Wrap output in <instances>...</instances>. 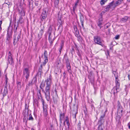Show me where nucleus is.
Returning <instances> with one entry per match:
<instances>
[{"label":"nucleus","instance_id":"f257e3e1","mask_svg":"<svg viewBox=\"0 0 130 130\" xmlns=\"http://www.w3.org/2000/svg\"><path fill=\"white\" fill-rule=\"evenodd\" d=\"M16 25L15 24L14 28V34L13 41V44L14 45H15L16 43L18 42L19 39L21 38V30L18 29V30H17V28L18 26V24L17 25L16 27Z\"/></svg>","mask_w":130,"mask_h":130},{"label":"nucleus","instance_id":"f03ea898","mask_svg":"<svg viewBox=\"0 0 130 130\" xmlns=\"http://www.w3.org/2000/svg\"><path fill=\"white\" fill-rule=\"evenodd\" d=\"M51 86H46L45 90L44 89H42V91L44 93L45 95V97L46 100L48 101L50 99V90Z\"/></svg>","mask_w":130,"mask_h":130},{"label":"nucleus","instance_id":"7ed1b4c3","mask_svg":"<svg viewBox=\"0 0 130 130\" xmlns=\"http://www.w3.org/2000/svg\"><path fill=\"white\" fill-rule=\"evenodd\" d=\"M64 58L65 59L66 62V67L68 72L71 73L72 71L71 70V67L68 58L67 57V55L66 54L64 55Z\"/></svg>","mask_w":130,"mask_h":130},{"label":"nucleus","instance_id":"20e7f679","mask_svg":"<svg viewBox=\"0 0 130 130\" xmlns=\"http://www.w3.org/2000/svg\"><path fill=\"white\" fill-rule=\"evenodd\" d=\"M52 30V28L50 26L49 27L48 31V33L49 34L48 39L51 45H52L53 43V42L55 39L54 38H53V37L51 35Z\"/></svg>","mask_w":130,"mask_h":130},{"label":"nucleus","instance_id":"39448f33","mask_svg":"<svg viewBox=\"0 0 130 130\" xmlns=\"http://www.w3.org/2000/svg\"><path fill=\"white\" fill-rule=\"evenodd\" d=\"M94 41L95 43L96 44L100 45L102 47L104 46V44L102 43L100 37L98 36H94Z\"/></svg>","mask_w":130,"mask_h":130},{"label":"nucleus","instance_id":"423d86ee","mask_svg":"<svg viewBox=\"0 0 130 130\" xmlns=\"http://www.w3.org/2000/svg\"><path fill=\"white\" fill-rule=\"evenodd\" d=\"M12 56L10 52H9L7 60L8 63L11 65H13L14 63L13 59L12 57Z\"/></svg>","mask_w":130,"mask_h":130},{"label":"nucleus","instance_id":"0eeeda50","mask_svg":"<svg viewBox=\"0 0 130 130\" xmlns=\"http://www.w3.org/2000/svg\"><path fill=\"white\" fill-rule=\"evenodd\" d=\"M47 17V14L46 9H43L40 17L41 20L42 21H43L45 20Z\"/></svg>","mask_w":130,"mask_h":130},{"label":"nucleus","instance_id":"6e6552de","mask_svg":"<svg viewBox=\"0 0 130 130\" xmlns=\"http://www.w3.org/2000/svg\"><path fill=\"white\" fill-rule=\"evenodd\" d=\"M58 22L60 24L58 29H60V30L61 31L62 28V24L63 23V20L61 16V15H60L59 14L58 15Z\"/></svg>","mask_w":130,"mask_h":130},{"label":"nucleus","instance_id":"1a4fd4ad","mask_svg":"<svg viewBox=\"0 0 130 130\" xmlns=\"http://www.w3.org/2000/svg\"><path fill=\"white\" fill-rule=\"evenodd\" d=\"M24 75L26 78V79L27 80L29 75L30 72L29 69L27 68H25L23 71Z\"/></svg>","mask_w":130,"mask_h":130},{"label":"nucleus","instance_id":"9d476101","mask_svg":"<svg viewBox=\"0 0 130 130\" xmlns=\"http://www.w3.org/2000/svg\"><path fill=\"white\" fill-rule=\"evenodd\" d=\"M46 82V86H51L52 84V76L50 75L48 78L45 80Z\"/></svg>","mask_w":130,"mask_h":130},{"label":"nucleus","instance_id":"9b49d317","mask_svg":"<svg viewBox=\"0 0 130 130\" xmlns=\"http://www.w3.org/2000/svg\"><path fill=\"white\" fill-rule=\"evenodd\" d=\"M123 111V109L122 106H121L120 103L119 102L118 104V108L117 113L120 116L122 115V112Z\"/></svg>","mask_w":130,"mask_h":130},{"label":"nucleus","instance_id":"f8f14e48","mask_svg":"<svg viewBox=\"0 0 130 130\" xmlns=\"http://www.w3.org/2000/svg\"><path fill=\"white\" fill-rule=\"evenodd\" d=\"M119 91V87L115 86L112 89L111 92L115 95V93H117Z\"/></svg>","mask_w":130,"mask_h":130},{"label":"nucleus","instance_id":"ddd939ff","mask_svg":"<svg viewBox=\"0 0 130 130\" xmlns=\"http://www.w3.org/2000/svg\"><path fill=\"white\" fill-rule=\"evenodd\" d=\"M9 27L8 29L7 35V36L6 40L8 42L12 38L11 34H9Z\"/></svg>","mask_w":130,"mask_h":130},{"label":"nucleus","instance_id":"4468645a","mask_svg":"<svg viewBox=\"0 0 130 130\" xmlns=\"http://www.w3.org/2000/svg\"><path fill=\"white\" fill-rule=\"evenodd\" d=\"M43 113L45 117H47V106H43Z\"/></svg>","mask_w":130,"mask_h":130},{"label":"nucleus","instance_id":"2eb2a0df","mask_svg":"<svg viewBox=\"0 0 130 130\" xmlns=\"http://www.w3.org/2000/svg\"><path fill=\"white\" fill-rule=\"evenodd\" d=\"M109 5L110 7L112 9L115 8L117 6L115 3L113 1L110 3Z\"/></svg>","mask_w":130,"mask_h":130},{"label":"nucleus","instance_id":"dca6fc26","mask_svg":"<svg viewBox=\"0 0 130 130\" xmlns=\"http://www.w3.org/2000/svg\"><path fill=\"white\" fill-rule=\"evenodd\" d=\"M7 87V84L5 85V86L4 89V91L3 94V95L4 96H6V94L8 93V91Z\"/></svg>","mask_w":130,"mask_h":130},{"label":"nucleus","instance_id":"f3484780","mask_svg":"<svg viewBox=\"0 0 130 130\" xmlns=\"http://www.w3.org/2000/svg\"><path fill=\"white\" fill-rule=\"evenodd\" d=\"M73 28L74 31L76 34V36L77 37H78L79 35V32L78 30H77V27L76 26L74 25L73 26Z\"/></svg>","mask_w":130,"mask_h":130},{"label":"nucleus","instance_id":"a211bd4d","mask_svg":"<svg viewBox=\"0 0 130 130\" xmlns=\"http://www.w3.org/2000/svg\"><path fill=\"white\" fill-rule=\"evenodd\" d=\"M73 108H74V109L73 110L75 112L74 113V117L75 118L76 117V114L77 113V107H76L75 106V104H74L73 105Z\"/></svg>","mask_w":130,"mask_h":130},{"label":"nucleus","instance_id":"6ab92c4d","mask_svg":"<svg viewBox=\"0 0 130 130\" xmlns=\"http://www.w3.org/2000/svg\"><path fill=\"white\" fill-rule=\"evenodd\" d=\"M37 95L38 99H41L42 98L41 96V91L40 90H38L37 93Z\"/></svg>","mask_w":130,"mask_h":130},{"label":"nucleus","instance_id":"aec40b11","mask_svg":"<svg viewBox=\"0 0 130 130\" xmlns=\"http://www.w3.org/2000/svg\"><path fill=\"white\" fill-rule=\"evenodd\" d=\"M28 106H27L26 104H25V109L23 111V113H26V114H27L28 113Z\"/></svg>","mask_w":130,"mask_h":130},{"label":"nucleus","instance_id":"412c9836","mask_svg":"<svg viewBox=\"0 0 130 130\" xmlns=\"http://www.w3.org/2000/svg\"><path fill=\"white\" fill-rule=\"evenodd\" d=\"M115 76L116 77V86H115L117 87H119L120 86V84L119 83L118 78L117 77H116L115 76V74H114Z\"/></svg>","mask_w":130,"mask_h":130},{"label":"nucleus","instance_id":"4be33fe9","mask_svg":"<svg viewBox=\"0 0 130 130\" xmlns=\"http://www.w3.org/2000/svg\"><path fill=\"white\" fill-rule=\"evenodd\" d=\"M128 17L127 16H125L124 17L122 18L121 20L123 22H126L128 20Z\"/></svg>","mask_w":130,"mask_h":130},{"label":"nucleus","instance_id":"5701e85b","mask_svg":"<svg viewBox=\"0 0 130 130\" xmlns=\"http://www.w3.org/2000/svg\"><path fill=\"white\" fill-rule=\"evenodd\" d=\"M19 13L21 15L20 16H21L22 17V16H24L25 15V12L23 10H21V11H20L19 10Z\"/></svg>","mask_w":130,"mask_h":130},{"label":"nucleus","instance_id":"b1692460","mask_svg":"<svg viewBox=\"0 0 130 130\" xmlns=\"http://www.w3.org/2000/svg\"><path fill=\"white\" fill-rule=\"evenodd\" d=\"M79 2V0H77V2L75 3V5L74 6H73V11H74L75 9H76L77 6V5L78 3Z\"/></svg>","mask_w":130,"mask_h":130},{"label":"nucleus","instance_id":"393cba45","mask_svg":"<svg viewBox=\"0 0 130 130\" xmlns=\"http://www.w3.org/2000/svg\"><path fill=\"white\" fill-rule=\"evenodd\" d=\"M64 113H60V121L61 123V121L64 118Z\"/></svg>","mask_w":130,"mask_h":130},{"label":"nucleus","instance_id":"a878e982","mask_svg":"<svg viewBox=\"0 0 130 130\" xmlns=\"http://www.w3.org/2000/svg\"><path fill=\"white\" fill-rule=\"evenodd\" d=\"M24 22V20L23 19V18L21 16L20 17L18 21V24L20 23L22 24Z\"/></svg>","mask_w":130,"mask_h":130},{"label":"nucleus","instance_id":"bb28decb","mask_svg":"<svg viewBox=\"0 0 130 130\" xmlns=\"http://www.w3.org/2000/svg\"><path fill=\"white\" fill-rule=\"evenodd\" d=\"M99 125L98 128V130H103V129L102 127V126L103 124L102 123H98Z\"/></svg>","mask_w":130,"mask_h":130},{"label":"nucleus","instance_id":"cd10ccee","mask_svg":"<svg viewBox=\"0 0 130 130\" xmlns=\"http://www.w3.org/2000/svg\"><path fill=\"white\" fill-rule=\"evenodd\" d=\"M105 116V113H104L101 116L100 120L99 121V123H102V121L103 120V118Z\"/></svg>","mask_w":130,"mask_h":130},{"label":"nucleus","instance_id":"c85d7f7f","mask_svg":"<svg viewBox=\"0 0 130 130\" xmlns=\"http://www.w3.org/2000/svg\"><path fill=\"white\" fill-rule=\"evenodd\" d=\"M43 55L44 59H48L47 58V52L45 50L44 51L43 54Z\"/></svg>","mask_w":130,"mask_h":130},{"label":"nucleus","instance_id":"c756f323","mask_svg":"<svg viewBox=\"0 0 130 130\" xmlns=\"http://www.w3.org/2000/svg\"><path fill=\"white\" fill-rule=\"evenodd\" d=\"M45 83L43 82H42L40 85V88L42 90V89H43V88L45 87Z\"/></svg>","mask_w":130,"mask_h":130},{"label":"nucleus","instance_id":"7c9ffc66","mask_svg":"<svg viewBox=\"0 0 130 130\" xmlns=\"http://www.w3.org/2000/svg\"><path fill=\"white\" fill-rule=\"evenodd\" d=\"M123 1V0H118L116 2H115L117 6L121 4Z\"/></svg>","mask_w":130,"mask_h":130},{"label":"nucleus","instance_id":"2f4dec72","mask_svg":"<svg viewBox=\"0 0 130 130\" xmlns=\"http://www.w3.org/2000/svg\"><path fill=\"white\" fill-rule=\"evenodd\" d=\"M24 114V117L23 119V121L24 122L25 121H26V119L27 118V117L26 115H28V113L27 114H26V113H23Z\"/></svg>","mask_w":130,"mask_h":130},{"label":"nucleus","instance_id":"473e14b6","mask_svg":"<svg viewBox=\"0 0 130 130\" xmlns=\"http://www.w3.org/2000/svg\"><path fill=\"white\" fill-rule=\"evenodd\" d=\"M110 8H111V7L109 4L106 6L105 8V10L106 11H108L109 10Z\"/></svg>","mask_w":130,"mask_h":130},{"label":"nucleus","instance_id":"72a5a7b5","mask_svg":"<svg viewBox=\"0 0 130 130\" xmlns=\"http://www.w3.org/2000/svg\"><path fill=\"white\" fill-rule=\"evenodd\" d=\"M64 121H65V122H66V123L67 125L69 126L70 125V124L69 123V121L68 119V118L67 117H66V119H65V120Z\"/></svg>","mask_w":130,"mask_h":130},{"label":"nucleus","instance_id":"f704fd0d","mask_svg":"<svg viewBox=\"0 0 130 130\" xmlns=\"http://www.w3.org/2000/svg\"><path fill=\"white\" fill-rule=\"evenodd\" d=\"M102 19L101 20V19H100L98 23V26H99L100 27V28H101V26L102 24Z\"/></svg>","mask_w":130,"mask_h":130},{"label":"nucleus","instance_id":"c9c22d12","mask_svg":"<svg viewBox=\"0 0 130 130\" xmlns=\"http://www.w3.org/2000/svg\"><path fill=\"white\" fill-rule=\"evenodd\" d=\"M29 120L33 121L34 120V119L32 117L31 113H30L29 115V118L28 119Z\"/></svg>","mask_w":130,"mask_h":130},{"label":"nucleus","instance_id":"e433bc0d","mask_svg":"<svg viewBox=\"0 0 130 130\" xmlns=\"http://www.w3.org/2000/svg\"><path fill=\"white\" fill-rule=\"evenodd\" d=\"M41 99V102L42 103V104L43 105V106H47L46 105H44L45 102L44 100L43 99V98H42Z\"/></svg>","mask_w":130,"mask_h":130},{"label":"nucleus","instance_id":"4c0bfd02","mask_svg":"<svg viewBox=\"0 0 130 130\" xmlns=\"http://www.w3.org/2000/svg\"><path fill=\"white\" fill-rule=\"evenodd\" d=\"M108 0H102L101 1V5H103Z\"/></svg>","mask_w":130,"mask_h":130},{"label":"nucleus","instance_id":"58836bf2","mask_svg":"<svg viewBox=\"0 0 130 130\" xmlns=\"http://www.w3.org/2000/svg\"><path fill=\"white\" fill-rule=\"evenodd\" d=\"M48 61V59H44V61L43 62V63L42 64L43 66H44L46 64L47 62Z\"/></svg>","mask_w":130,"mask_h":130},{"label":"nucleus","instance_id":"ea45409f","mask_svg":"<svg viewBox=\"0 0 130 130\" xmlns=\"http://www.w3.org/2000/svg\"><path fill=\"white\" fill-rule=\"evenodd\" d=\"M43 65L42 64H41L40 66V68H39V71L38 72V73H40L41 74V72L42 71V66Z\"/></svg>","mask_w":130,"mask_h":130},{"label":"nucleus","instance_id":"a19ab883","mask_svg":"<svg viewBox=\"0 0 130 130\" xmlns=\"http://www.w3.org/2000/svg\"><path fill=\"white\" fill-rule=\"evenodd\" d=\"M43 29H41L40 30V32L38 34L40 35H41L42 36L43 34Z\"/></svg>","mask_w":130,"mask_h":130},{"label":"nucleus","instance_id":"79ce46f5","mask_svg":"<svg viewBox=\"0 0 130 130\" xmlns=\"http://www.w3.org/2000/svg\"><path fill=\"white\" fill-rule=\"evenodd\" d=\"M80 19L81 23L83 22L84 20V18L83 16H80Z\"/></svg>","mask_w":130,"mask_h":130},{"label":"nucleus","instance_id":"37998d69","mask_svg":"<svg viewBox=\"0 0 130 130\" xmlns=\"http://www.w3.org/2000/svg\"><path fill=\"white\" fill-rule=\"evenodd\" d=\"M59 0H55V5H57L59 3Z\"/></svg>","mask_w":130,"mask_h":130},{"label":"nucleus","instance_id":"c03bdc74","mask_svg":"<svg viewBox=\"0 0 130 130\" xmlns=\"http://www.w3.org/2000/svg\"><path fill=\"white\" fill-rule=\"evenodd\" d=\"M18 87H20L21 86V83L20 82H17V83Z\"/></svg>","mask_w":130,"mask_h":130},{"label":"nucleus","instance_id":"a18cd8bd","mask_svg":"<svg viewBox=\"0 0 130 130\" xmlns=\"http://www.w3.org/2000/svg\"><path fill=\"white\" fill-rule=\"evenodd\" d=\"M42 36L41 35H40L39 34L38 35V37L39 38V40L42 37Z\"/></svg>","mask_w":130,"mask_h":130},{"label":"nucleus","instance_id":"49530a36","mask_svg":"<svg viewBox=\"0 0 130 130\" xmlns=\"http://www.w3.org/2000/svg\"><path fill=\"white\" fill-rule=\"evenodd\" d=\"M119 37H120L119 35H116V36L115 37V39L116 40L118 39H119Z\"/></svg>","mask_w":130,"mask_h":130},{"label":"nucleus","instance_id":"de8ad7c7","mask_svg":"<svg viewBox=\"0 0 130 130\" xmlns=\"http://www.w3.org/2000/svg\"><path fill=\"white\" fill-rule=\"evenodd\" d=\"M78 36H79V35H78ZM78 40L79 41H81L82 39V38L81 37H80V36H78Z\"/></svg>","mask_w":130,"mask_h":130},{"label":"nucleus","instance_id":"09e8293b","mask_svg":"<svg viewBox=\"0 0 130 130\" xmlns=\"http://www.w3.org/2000/svg\"><path fill=\"white\" fill-rule=\"evenodd\" d=\"M81 25L82 26V28H83V29H84V26L83 22H81Z\"/></svg>","mask_w":130,"mask_h":130},{"label":"nucleus","instance_id":"8fccbe9b","mask_svg":"<svg viewBox=\"0 0 130 130\" xmlns=\"http://www.w3.org/2000/svg\"><path fill=\"white\" fill-rule=\"evenodd\" d=\"M128 126L129 128L130 129V122L128 123Z\"/></svg>","mask_w":130,"mask_h":130},{"label":"nucleus","instance_id":"3c124183","mask_svg":"<svg viewBox=\"0 0 130 130\" xmlns=\"http://www.w3.org/2000/svg\"><path fill=\"white\" fill-rule=\"evenodd\" d=\"M62 48H61V47H60V48H59V51L60 52V53H61Z\"/></svg>","mask_w":130,"mask_h":130},{"label":"nucleus","instance_id":"603ef678","mask_svg":"<svg viewBox=\"0 0 130 130\" xmlns=\"http://www.w3.org/2000/svg\"><path fill=\"white\" fill-rule=\"evenodd\" d=\"M63 44L62 43L60 45V47L62 48L63 46Z\"/></svg>","mask_w":130,"mask_h":130},{"label":"nucleus","instance_id":"864d4df0","mask_svg":"<svg viewBox=\"0 0 130 130\" xmlns=\"http://www.w3.org/2000/svg\"><path fill=\"white\" fill-rule=\"evenodd\" d=\"M32 84V82H29V83H28V85L29 86H30V85H31Z\"/></svg>","mask_w":130,"mask_h":130},{"label":"nucleus","instance_id":"5fc2aeb1","mask_svg":"<svg viewBox=\"0 0 130 130\" xmlns=\"http://www.w3.org/2000/svg\"><path fill=\"white\" fill-rule=\"evenodd\" d=\"M35 4L36 6H38V4L37 2H36L35 3Z\"/></svg>","mask_w":130,"mask_h":130},{"label":"nucleus","instance_id":"6e6d98bb","mask_svg":"<svg viewBox=\"0 0 130 130\" xmlns=\"http://www.w3.org/2000/svg\"><path fill=\"white\" fill-rule=\"evenodd\" d=\"M43 1L45 3L48 2V0H43Z\"/></svg>","mask_w":130,"mask_h":130},{"label":"nucleus","instance_id":"4d7b16f0","mask_svg":"<svg viewBox=\"0 0 130 130\" xmlns=\"http://www.w3.org/2000/svg\"><path fill=\"white\" fill-rule=\"evenodd\" d=\"M63 75L64 77L65 76V75H66V73H65V72H64V73H63Z\"/></svg>","mask_w":130,"mask_h":130},{"label":"nucleus","instance_id":"13d9d810","mask_svg":"<svg viewBox=\"0 0 130 130\" xmlns=\"http://www.w3.org/2000/svg\"><path fill=\"white\" fill-rule=\"evenodd\" d=\"M2 21H0V27L1 26L2 24Z\"/></svg>","mask_w":130,"mask_h":130},{"label":"nucleus","instance_id":"bf43d9fd","mask_svg":"<svg viewBox=\"0 0 130 130\" xmlns=\"http://www.w3.org/2000/svg\"><path fill=\"white\" fill-rule=\"evenodd\" d=\"M6 4H7V5H8L9 6L10 5V3L9 2L6 3Z\"/></svg>","mask_w":130,"mask_h":130},{"label":"nucleus","instance_id":"052dcab7","mask_svg":"<svg viewBox=\"0 0 130 130\" xmlns=\"http://www.w3.org/2000/svg\"><path fill=\"white\" fill-rule=\"evenodd\" d=\"M129 79L130 80V74L128 76Z\"/></svg>","mask_w":130,"mask_h":130},{"label":"nucleus","instance_id":"680f3d73","mask_svg":"<svg viewBox=\"0 0 130 130\" xmlns=\"http://www.w3.org/2000/svg\"><path fill=\"white\" fill-rule=\"evenodd\" d=\"M80 28H79V29H80V31L81 32H82V29H81V26H80Z\"/></svg>","mask_w":130,"mask_h":130},{"label":"nucleus","instance_id":"e2e57ef3","mask_svg":"<svg viewBox=\"0 0 130 130\" xmlns=\"http://www.w3.org/2000/svg\"><path fill=\"white\" fill-rule=\"evenodd\" d=\"M80 123H78V126H79V127H80Z\"/></svg>","mask_w":130,"mask_h":130},{"label":"nucleus","instance_id":"0e129e2a","mask_svg":"<svg viewBox=\"0 0 130 130\" xmlns=\"http://www.w3.org/2000/svg\"><path fill=\"white\" fill-rule=\"evenodd\" d=\"M91 107L92 109L93 108V107L94 108V107L93 105H91Z\"/></svg>","mask_w":130,"mask_h":130},{"label":"nucleus","instance_id":"69168bd1","mask_svg":"<svg viewBox=\"0 0 130 130\" xmlns=\"http://www.w3.org/2000/svg\"><path fill=\"white\" fill-rule=\"evenodd\" d=\"M6 84L5 85L7 84V80H6Z\"/></svg>","mask_w":130,"mask_h":130},{"label":"nucleus","instance_id":"338daca9","mask_svg":"<svg viewBox=\"0 0 130 130\" xmlns=\"http://www.w3.org/2000/svg\"><path fill=\"white\" fill-rule=\"evenodd\" d=\"M65 121H64L63 123V125L64 126L65 125Z\"/></svg>","mask_w":130,"mask_h":130},{"label":"nucleus","instance_id":"774afa93","mask_svg":"<svg viewBox=\"0 0 130 130\" xmlns=\"http://www.w3.org/2000/svg\"><path fill=\"white\" fill-rule=\"evenodd\" d=\"M31 130H34V129L33 128H31Z\"/></svg>","mask_w":130,"mask_h":130}]
</instances>
